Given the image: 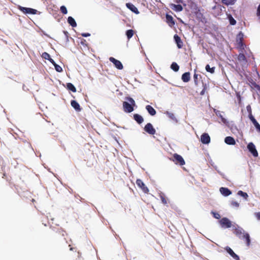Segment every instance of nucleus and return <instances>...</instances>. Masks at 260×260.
I'll use <instances>...</instances> for the list:
<instances>
[{
    "label": "nucleus",
    "instance_id": "obj_11",
    "mask_svg": "<svg viewBox=\"0 0 260 260\" xmlns=\"http://www.w3.org/2000/svg\"><path fill=\"white\" fill-rule=\"evenodd\" d=\"M201 141L203 144H208L210 142V137L207 133H204L201 136Z\"/></svg>",
    "mask_w": 260,
    "mask_h": 260
},
{
    "label": "nucleus",
    "instance_id": "obj_7",
    "mask_svg": "<svg viewBox=\"0 0 260 260\" xmlns=\"http://www.w3.org/2000/svg\"><path fill=\"white\" fill-rule=\"evenodd\" d=\"M136 184L137 186L142 189L143 192H144L145 193H148L149 192V189L145 185V184L142 181V180H141L140 179H137Z\"/></svg>",
    "mask_w": 260,
    "mask_h": 260
},
{
    "label": "nucleus",
    "instance_id": "obj_33",
    "mask_svg": "<svg viewBox=\"0 0 260 260\" xmlns=\"http://www.w3.org/2000/svg\"><path fill=\"white\" fill-rule=\"evenodd\" d=\"M237 194L242 197H243L244 199H247L248 196L246 192H243L242 190H239Z\"/></svg>",
    "mask_w": 260,
    "mask_h": 260
},
{
    "label": "nucleus",
    "instance_id": "obj_49",
    "mask_svg": "<svg viewBox=\"0 0 260 260\" xmlns=\"http://www.w3.org/2000/svg\"><path fill=\"white\" fill-rule=\"evenodd\" d=\"M240 43H241V45H242V40H240Z\"/></svg>",
    "mask_w": 260,
    "mask_h": 260
},
{
    "label": "nucleus",
    "instance_id": "obj_24",
    "mask_svg": "<svg viewBox=\"0 0 260 260\" xmlns=\"http://www.w3.org/2000/svg\"><path fill=\"white\" fill-rule=\"evenodd\" d=\"M68 22L71 25L72 27H76L77 26V23L75 20V19L71 16H69L68 18Z\"/></svg>",
    "mask_w": 260,
    "mask_h": 260
},
{
    "label": "nucleus",
    "instance_id": "obj_15",
    "mask_svg": "<svg viewBox=\"0 0 260 260\" xmlns=\"http://www.w3.org/2000/svg\"><path fill=\"white\" fill-rule=\"evenodd\" d=\"M71 106L75 109L76 111L79 112L81 110V108L79 104L76 101L73 100L71 102Z\"/></svg>",
    "mask_w": 260,
    "mask_h": 260
},
{
    "label": "nucleus",
    "instance_id": "obj_26",
    "mask_svg": "<svg viewBox=\"0 0 260 260\" xmlns=\"http://www.w3.org/2000/svg\"><path fill=\"white\" fill-rule=\"evenodd\" d=\"M160 198V200L161 201V202L162 203L164 204V205H167V200L166 198V196L165 195L164 193H163L162 192H160L159 193V195Z\"/></svg>",
    "mask_w": 260,
    "mask_h": 260
},
{
    "label": "nucleus",
    "instance_id": "obj_18",
    "mask_svg": "<svg viewBox=\"0 0 260 260\" xmlns=\"http://www.w3.org/2000/svg\"><path fill=\"white\" fill-rule=\"evenodd\" d=\"M126 6L129 9L135 13L138 14L139 13L137 8L133 4L128 3L126 4Z\"/></svg>",
    "mask_w": 260,
    "mask_h": 260
},
{
    "label": "nucleus",
    "instance_id": "obj_50",
    "mask_svg": "<svg viewBox=\"0 0 260 260\" xmlns=\"http://www.w3.org/2000/svg\"><path fill=\"white\" fill-rule=\"evenodd\" d=\"M43 224H44L45 226H47V224L46 223H43Z\"/></svg>",
    "mask_w": 260,
    "mask_h": 260
},
{
    "label": "nucleus",
    "instance_id": "obj_42",
    "mask_svg": "<svg viewBox=\"0 0 260 260\" xmlns=\"http://www.w3.org/2000/svg\"><path fill=\"white\" fill-rule=\"evenodd\" d=\"M231 205L233 206H234V207H238L239 206V203L238 202H235V201H232L231 202Z\"/></svg>",
    "mask_w": 260,
    "mask_h": 260
},
{
    "label": "nucleus",
    "instance_id": "obj_22",
    "mask_svg": "<svg viewBox=\"0 0 260 260\" xmlns=\"http://www.w3.org/2000/svg\"><path fill=\"white\" fill-rule=\"evenodd\" d=\"M171 8L172 9L177 12L181 11L183 9L182 6L180 5L171 4Z\"/></svg>",
    "mask_w": 260,
    "mask_h": 260
},
{
    "label": "nucleus",
    "instance_id": "obj_13",
    "mask_svg": "<svg viewBox=\"0 0 260 260\" xmlns=\"http://www.w3.org/2000/svg\"><path fill=\"white\" fill-rule=\"evenodd\" d=\"M174 39L175 41V43L177 44V47L179 49L182 48L183 46V43L180 37L178 35L176 34L174 36Z\"/></svg>",
    "mask_w": 260,
    "mask_h": 260
},
{
    "label": "nucleus",
    "instance_id": "obj_34",
    "mask_svg": "<svg viewBox=\"0 0 260 260\" xmlns=\"http://www.w3.org/2000/svg\"><path fill=\"white\" fill-rule=\"evenodd\" d=\"M211 214L213 215V217L216 219H219L221 217L220 215L217 212L212 211Z\"/></svg>",
    "mask_w": 260,
    "mask_h": 260
},
{
    "label": "nucleus",
    "instance_id": "obj_37",
    "mask_svg": "<svg viewBox=\"0 0 260 260\" xmlns=\"http://www.w3.org/2000/svg\"><path fill=\"white\" fill-rule=\"evenodd\" d=\"M246 109H247V111H248V112L249 113L248 117H249V118H250V115H252L251 106L250 105L247 106Z\"/></svg>",
    "mask_w": 260,
    "mask_h": 260
},
{
    "label": "nucleus",
    "instance_id": "obj_35",
    "mask_svg": "<svg viewBox=\"0 0 260 260\" xmlns=\"http://www.w3.org/2000/svg\"><path fill=\"white\" fill-rule=\"evenodd\" d=\"M199 76H200V75L196 73H194L193 75L194 82V84L196 85H198V79Z\"/></svg>",
    "mask_w": 260,
    "mask_h": 260
},
{
    "label": "nucleus",
    "instance_id": "obj_31",
    "mask_svg": "<svg viewBox=\"0 0 260 260\" xmlns=\"http://www.w3.org/2000/svg\"><path fill=\"white\" fill-rule=\"evenodd\" d=\"M205 69L207 72H209L210 73H214L215 72V67L210 68L209 64H207L205 67Z\"/></svg>",
    "mask_w": 260,
    "mask_h": 260
},
{
    "label": "nucleus",
    "instance_id": "obj_27",
    "mask_svg": "<svg viewBox=\"0 0 260 260\" xmlns=\"http://www.w3.org/2000/svg\"><path fill=\"white\" fill-rule=\"evenodd\" d=\"M238 59L239 61L247 62L246 57L243 53H240L238 56Z\"/></svg>",
    "mask_w": 260,
    "mask_h": 260
},
{
    "label": "nucleus",
    "instance_id": "obj_8",
    "mask_svg": "<svg viewBox=\"0 0 260 260\" xmlns=\"http://www.w3.org/2000/svg\"><path fill=\"white\" fill-rule=\"evenodd\" d=\"M144 131L150 135H154L156 133L155 128L150 123H148L144 127Z\"/></svg>",
    "mask_w": 260,
    "mask_h": 260
},
{
    "label": "nucleus",
    "instance_id": "obj_21",
    "mask_svg": "<svg viewBox=\"0 0 260 260\" xmlns=\"http://www.w3.org/2000/svg\"><path fill=\"white\" fill-rule=\"evenodd\" d=\"M134 119L139 124H141L144 121V119L142 116L138 114H135L134 115Z\"/></svg>",
    "mask_w": 260,
    "mask_h": 260
},
{
    "label": "nucleus",
    "instance_id": "obj_46",
    "mask_svg": "<svg viewBox=\"0 0 260 260\" xmlns=\"http://www.w3.org/2000/svg\"><path fill=\"white\" fill-rule=\"evenodd\" d=\"M86 40H84V39H82L81 41V44L83 45H86V46H87V45L86 44Z\"/></svg>",
    "mask_w": 260,
    "mask_h": 260
},
{
    "label": "nucleus",
    "instance_id": "obj_4",
    "mask_svg": "<svg viewBox=\"0 0 260 260\" xmlns=\"http://www.w3.org/2000/svg\"><path fill=\"white\" fill-rule=\"evenodd\" d=\"M170 159L172 160L176 165L183 166L185 164L183 157L180 155H179L177 153L174 154L172 158H171Z\"/></svg>",
    "mask_w": 260,
    "mask_h": 260
},
{
    "label": "nucleus",
    "instance_id": "obj_17",
    "mask_svg": "<svg viewBox=\"0 0 260 260\" xmlns=\"http://www.w3.org/2000/svg\"><path fill=\"white\" fill-rule=\"evenodd\" d=\"M224 142L225 143L229 145H235L236 144L235 139L230 136L225 137Z\"/></svg>",
    "mask_w": 260,
    "mask_h": 260
},
{
    "label": "nucleus",
    "instance_id": "obj_19",
    "mask_svg": "<svg viewBox=\"0 0 260 260\" xmlns=\"http://www.w3.org/2000/svg\"><path fill=\"white\" fill-rule=\"evenodd\" d=\"M146 109L150 115L154 116L156 114V112L155 110L151 106L147 105L146 106Z\"/></svg>",
    "mask_w": 260,
    "mask_h": 260
},
{
    "label": "nucleus",
    "instance_id": "obj_10",
    "mask_svg": "<svg viewBox=\"0 0 260 260\" xmlns=\"http://www.w3.org/2000/svg\"><path fill=\"white\" fill-rule=\"evenodd\" d=\"M247 148L254 157H257L258 156V152L255 148V145L253 143H249L247 145Z\"/></svg>",
    "mask_w": 260,
    "mask_h": 260
},
{
    "label": "nucleus",
    "instance_id": "obj_38",
    "mask_svg": "<svg viewBox=\"0 0 260 260\" xmlns=\"http://www.w3.org/2000/svg\"><path fill=\"white\" fill-rule=\"evenodd\" d=\"M167 115L170 118H171L173 120H174L175 118V115L173 113L167 112Z\"/></svg>",
    "mask_w": 260,
    "mask_h": 260
},
{
    "label": "nucleus",
    "instance_id": "obj_43",
    "mask_svg": "<svg viewBox=\"0 0 260 260\" xmlns=\"http://www.w3.org/2000/svg\"><path fill=\"white\" fill-rule=\"evenodd\" d=\"M63 32L65 36H66V37L67 38V40H68V38H69V32L67 31H66V30H64L63 31Z\"/></svg>",
    "mask_w": 260,
    "mask_h": 260
},
{
    "label": "nucleus",
    "instance_id": "obj_5",
    "mask_svg": "<svg viewBox=\"0 0 260 260\" xmlns=\"http://www.w3.org/2000/svg\"><path fill=\"white\" fill-rule=\"evenodd\" d=\"M219 224L221 228L226 229L232 228L234 225H232V222L229 219L226 217H223L219 221Z\"/></svg>",
    "mask_w": 260,
    "mask_h": 260
},
{
    "label": "nucleus",
    "instance_id": "obj_41",
    "mask_svg": "<svg viewBox=\"0 0 260 260\" xmlns=\"http://www.w3.org/2000/svg\"><path fill=\"white\" fill-rule=\"evenodd\" d=\"M230 22L231 25H235L236 23V21L232 16L230 18Z\"/></svg>",
    "mask_w": 260,
    "mask_h": 260
},
{
    "label": "nucleus",
    "instance_id": "obj_3",
    "mask_svg": "<svg viewBox=\"0 0 260 260\" xmlns=\"http://www.w3.org/2000/svg\"><path fill=\"white\" fill-rule=\"evenodd\" d=\"M214 4L215 5L212 7V13L215 16H218L221 14L222 9H225V8L216 2H215Z\"/></svg>",
    "mask_w": 260,
    "mask_h": 260
},
{
    "label": "nucleus",
    "instance_id": "obj_2",
    "mask_svg": "<svg viewBox=\"0 0 260 260\" xmlns=\"http://www.w3.org/2000/svg\"><path fill=\"white\" fill-rule=\"evenodd\" d=\"M126 100L128 101L130 104L127 102H123V108L125 112L131 113L134 111V106H135V102L134 99L131 97H126Z\"/></svg>",
    "mask_w": 260,
    "mask_h": 260
},
{
    "label": "nucleus",
    "instance_id": "obj_51",
    "mask_svg": "<svg viewBox=\"0 0 260 260\" xmlns=\"http://www.w3.org/2000/svg\"><path fill=\"white\" fill-rule=\"evenodd\" d=\"M176 2H182V1H177Z\"/></svg>",
    "mask_w": 260,
    "mask_h": 260
},
{
    "label": "nucleus",
    "instance_id": "obj_6",
    "mask_svg": "<svg viewBox=\"0 0 260 260\" xmlns=\"http://www.w3.org/2000/svg\"><path fill=\"white\" fill-rule=\"evenodd\" d=\"M18 8L24 14H31L35 15L38 12V11L36 9L30 8L23 7L21 6H18Z\"/></svg>",
    "mask_w": 260,
    "mask_h": 260
},
{
    "label": "nucleus",
    "instance_id": "obj_16",
    "mask_svg": "<svg viewBox=\"0 0 260 260\" xmlns=\"http://www.w3.org/2000/svg\"><path fill=\"white\" fill-rule=\"evenodd\" d=\"M221 193L224 196H228L232 193L231 191L228 188L221 187L220 188Z\"/></svg>",
    "mask_w": 260,
    "mask_h": 260
},
{
    "label": "nucleus",
    "instance_id": "obj_30",
    "mask_svg": "<svg viewBox=\"0 0 260 260\" xmlns=\"http://www.w3.org/2000/svg\"><path fill=\"white\" fill-rule=\"evenodd\" d=\"M134 31L132 29L127 30L126 32V35L128 39H131L134 35Z\"/></svg>",
    "mask_w": 260,
    "mask_h": 260
},
{
    "label": "nucleus",
    "instance_id": "obj_48",
    "mask_svg": "<svg viewBox=\"0 0 260 260\" xmlns=\"http://www.w3.org/2000/svg\"><path fill=\"white\" fill-rule=\"evenodd\" d=\"M2 161H3V160L0 158V166L1 165Z\"/></svg>",
    "mask_w": 260,
    "mask_h": 260
},
{
    "label": "nucleus",
    "instance_id": "obj_32",
    "mask_svg": "<svg viewBox=\"0 0 260 260\" xmlns=\"http://www.w3.org/2000/svg\"><path fill=\"white\" fill-rule=\"evenodd\" d=\"M51 63L53 64V66H54L55 69L57 72H61L62 71V68L60 66L56 64L54 61V62Z\"/></svg>",
    "mask_w": 260,
    "mask_h": 260
},
{
    "label": "nucleus",
    "instance_id": "obj_47",
    "mask_svg": "<svg viewBox=\"0 0 260 260\" xmlns=\"http://www.w3.org/2000/svg\"><path fill=\"white\" fill-rule=\"evenodd\" d=\"M58 233L59 234H61V235L63 236H64V233H65L64 231H63V230H58Z\"/></svg>",
    "mask_w": 260,
    "mask_h": 260
},
{
    "label": "nucleus",
    "instance_id": "obj_36",
    "mask_svg": "<svg viewBox=\"0 0 260 260\" xmlns=\"http://www.w3.org/2000/svg\"><path fill=\"white\" fill-rule=\"evenodd\" d=\"M60 11L63 14H66L68 13L66 7L64 6H62L60 7Z\"/></svg>",
    "mask_w": 260,
    "mask_h": 260
},
{
    "label": "nucleus",
    "instance_id": "obj_39",
    "mask_svg": "<svg viewBox=\"0 0 260 260\" xmlns=\"http://www.w3.org/2000/svg\"><path fill=\"white\" fill-rule=\"evenodd\" d=\"M234 2L235 1H221L222 3L226 5H233L234 4Z\"/></svg>",
    "mask_w": 260,
    "mask_h": 260
},
{
    "label": "nucleus",
    "instance_id": "obj_28",
    "mask_svg": "<svg viewBox=\"0 0 260 260\" xmlns=\"http://www.w3.org/2000/svg\"><path fill=\"white\" fill-rule=\"evenodd\" d=\"M166 19L168 23H171L172 25L175 24L173 18L172 16L167 14L166 15Z\"/></svg>",
    "mask_w": 260,
    "mask_h": 260
},
{
    "label": "nucleus",
    "instance_id": "obj_9",
    "mask_svg": "<svg viewBox=\"0 0 260 260\" xmlns=\"http://www.w3.org/2000/svg\"><path fill=\"white\" fill-rule=\"evenodd\" d=\"M109 60L112 62L115 67L118 70H122L123 68L122 63L118 60L116 59L113 57L109 58Z\"/></svg>",
    "mask_w": 260,
    "mask_h": 260
},
{
    "label": "nucleus",
    "instance_id": "obj_20",
    "mask_svg": "<svg viewBox=\"0 0 260 260\" xmlns=\"http://www.w3.org/2000/svg\"><path fill=\"white\" fill-rule=\"evenodd\" d=\"M190 79L189 72H186L182 75L181 79L184 82H188Z\"/></svg>",
    "mask_w": 260,
    "mask_h": 260
},
{
    "label": "nucleus",
    "instance_id": "obj_45",
    "mask_svg": "<svg viewBox=\"0 0 260 260\" xmlns=\"http://www.w3.org/2000/svg\"><path fill=\"white\" fill-rule=\"evenodd\" d=\"M255 215L256 218L258 220H260V212L255 213Z\"/></svg>",
    "mask_w": 260,
    "mask_h": 260
},
{
    "label": "nucleus",
    "instance_id": "obj_44",
    "mask_svg": "<svg viewBox=\"0 0 260 260\" xmlns=\"http://www.w3.org/2000/svg\"><path fill=\"white\" fill-rule=\"evenodd\" d=\"M81 36L82 37H89L90 36V34H89V33H82V34H81Z\"/></svg>",
    "mask_w": 260,
    "mask_h": 260
},
{
    "label": "nucleus",
    "instance_id": "obj_23",
    "mask_svg": "<svg viewBox=\"0 0 260 260\" xmlns=\"http://www.w3.org/2000/svg\"><path fill=\"white\" fill-rule=\"evenodd\" d=\"M42 57L45 59L48 60L51 63L54 62V60L52 59L50 55L46 52L42 53Z\"/></svg>",
    "mask_w": 260,
    "mask_h": 260
},
{
    "label": "nucleus",
    "instance_id": "obj_29",
    "mask_svg": "<svg viewBox=\"0 0 260 260\" xmlns=\"http://www.w3.org/2000/svg\"><path fill=\"white\" fill-rule=\"evenodd\" d=\"M171 68L175 72L178 71L179 69V66L178 64L175 62H173L171 66Z\"/></svg>",
    "mask_w": 260,
    "mask_h": 260
},
{
    "label": "nucleus",
    "instance_id": "obj_12",
    "mask_svg": "<svg viewBox=\"0 0 260 260\" xmlns=\"http://www.w3.org/2000/svg\"><path fill=\"white\" fill-rule=\"evenodd\" d=\"M226 252L235 259L240 260L239 256L237 255L233 250L229 246H227L225 248Z\"/></svg>",
    "mask_w": 260,
    "mask_h": 260
},
{
    "label": "nucleus",
    "instance_id": "obj_40",
    "mask_svg": "<svg viewBox=\"0 0 260 260\" xmlns=\"http://www.w3.org/2000/svg\"><path fill=\"white\" fill-rule=\"evenodd\" d=\"M203 87H204L203 89H202V90L200 92V94L201 95H203L205 94V92L206 91V89H207V87H206V84L204 85Z\"/></svg>",
    "mask_w": 260,
    "mask_h": 260
},
{
    "label": "nucleus",
    "instance_id": "obj_1",
    "mask_svg": "<svg viewBox=\"0 0 260 260\" xmlns=\"http://www.w3.org/2000/svg\"><path fill=\"white\" fill-rule=\"evenodd\" d=\"M232 231L233 233L235 234L240 239H245L246 245L249 246L250 244V238L249 235L245 232L244 230L238 225H233L232 226Z\"/></svg>",
    "mask_w": 260,
    "mask_h": 260
},
{
    "label": "nucleus",
    "instance_id": "obj_14",
    "mask_svg": "<svg viewBox=\"0 0 260 260\" xmlns=\"http://www.w3.org/2000/svg\"><path fill=\"white\" fill-rule=\"evenodd\" d=\"M251 122L253 123L255 128H256L258 132L260 133V125L254 118L253 115H250V117L249 118Z\"/></svg>",
    "mask_w": 260,
    "mask_h": 260
},
{
    "label": "nucleus",
    "instance_id": "obj_25",
    "mask_svg": "<svg viewBox=\"0 0 260 260\" xmlns=\"http://www.w3.org/2000/svg\"><path fill=\"white\" fill-rule=\"evenodd\" d=\"M67 88L68 90L72 91L73 92H76V88L74 85L71 83H68L67 84Z\"/></svg>",
    "mask_w": 260,
    "mask_h": 260
}]
</instances>
